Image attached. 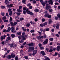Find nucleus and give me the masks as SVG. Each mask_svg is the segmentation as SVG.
<instances>
[{
  "label": "nucleus",
  "mask_w": 60,
  "mask_h": 60,
  "mask_svg": "<svg viewBox=\"0 0 60 60\" xmlns=\"http://www.w3.org/2000/svg\"><path fill=\"white\" fill-rule=\"evenodd\" d=\"M49 24H50L52 23V22H53L52 21H51V19H49Z\"/></svg>",
  "instance_id": "nucleus-16"
},
{
  "label": "nucleus",
  "mask_w": 60,
  "mask_h": 60,
  "mask_svg": "<svg viewBox=\"0 0 60 60\" xmlns=\"http://www.w3.org/2000/svg\"><path fill=\"white\" fill-rule=\"evenodd\" d=\"M25 34V32H23L22 33V36H24Z\"/></svg>",
  "instance_id": "nucleus-57"
},
{
  "label": "nucleus",
  "mask_w": 60,
  "mask_h": 60,
  "mask_svg": "<svg viewBox=\"0 0 60 60\" xmlns=\"http://www.w3.org/2000/svg\"><path fill=\"white\" fill-rule=\"evenodd\" d=\"M49 15V14H48V18H51V15Z\"/></svg>",
  "instance_id": "nucleus-31"
},
{
  "label": "nucleus",
  "mask_w": 60,
  "mask_h": 60,
  "mask_svg": "<svg viewBox=\"0 0 60 60\" xmlns=\"http://www.w3.org/2000/svg\"><path fill=\"white\" fill-rule=\"evenodd\" d=\"M29 10V8H27V9L26 10V11L27 14H30V12L29 11H28Z\"/></svg>",
  "instance_id": "nucleus-8"
},
{
  "label": "nucleus",
  "mask_w": 60,
  "mask_h": 60,
  "mask_svg": "<svg viewBox=\"0 0 60 60\" xmlns=\"http://www.w3.org/2000/svg\"><path fill=\"white\" fill-rule=\"evenodd\" d=\"M40 26L43 27L44 26V25H43V24H40Z\"/></svg>",
  "instance_id": "nucleus-43"
},
{
  "label": "nucleus",
  "mask_w": 60,
  "mask_h": 60,
  "mask_svg": "<svg viewBox=\"0 0 60 60\" xmlns=\"http://www.w3.org/2000/svg\"><path fill=\"white\" fill-rule=\"evenodd\" d=\"M4 25H2L1 27V29H2L4 28Z\"/></svg>",
  "instance_id": "nucleus-45"
},
{
  "label": "nucleus",
  "mask_w": 60,
  "mask_h": 60,
  "mask_svg": "<svg viewBox=\"0 0 60 60\" xmlns=\"http://www.w3.org/2000/svg\"><path fill=\"white\" fill-rule=\"evenodd\" d=\"M56 29H59V26L57 25L56 26Z\"/></svg>",
  "instance_id": "nucleus-38"
},
{
  "label": "nucleus",
  "mask_w": 60,
  "mask_h": 60,
  "mask_svg": "<svg viewBox=\"0 0 60 60\" xmlns=\"http://www.w3.org/2000/svg\"><path fill=\"white\" fill-rule=\"evenodd\" d=\"M11 56L12 58H14L15 56V55L13 53H12L11 54Z\"/></svg>",
  "instance_id": "nucleus-14"
},
{
  "label": "nucleus",
  "mask_w": 60,
  "mask_h": 60,
  "mask_svg": "<svg viewBox=\"0 0 60 60\" xmlns=\"http://www.w3.org/2000/svg\"><path fill=\"white\" fill-rule=\"evenodd\" d=\"M49 30V28H47L45 29H44V32H45V31H48Z\"/></svg>",
  "instance_id": "nucleus-21"
},
{
  "label": "nucleus",
  "mask_w": 60,
  "mask_h": 60,
  "mask_svg": "<svg viewBox=\"0 0 60 60\" xmlns=\"http://www.w3.org/2000/svg\"><path fill=\"white\" fill-rule=\"evenodd\" d=\"M47 22H46L45 23H44V26H46L47 25Z\"/></svg>",
  "instance_id": "nucleus-60"
},
{
  "label": "nucleus",
  "mask_w": 60,
  "mask_h": 60,
  "mask_svg": "<svg viewBox=\"0 0 60 60\" xmlns=\"http://www.w3.org/2000/svg\"><path fill=\"white\" fill-rule=\"evenodd\" d=\"M7 57L8 59H11V58H12L11 56L10 55L8 56H7Z\"/></svg>",
  "instance_id": "nucleus-13"
},
{
  "label": "nucleus",
  "mask_w": 60,
  "mask_h": 60,
  "mask_svg": "<svg viewBox=\"0 0 60 60\" xmlns=\"http://www.w3.org/2000/svg\"><path fill=\"white\" fill-rule=\"evenodd\" d=\"M1 14L2 16H4V13L3 12H1Z\"/></svg>",
  "instance_id": "nucleus-33"
},
{
  "label": "nucleus",
  "mask_w": 60,
  "mask_h": 60,
  "mask_svg": "<svg viewBox=\"0 0 60 60\" xmlns=\"http://www.w3.org/2000/svg\"><path fill=\"white\" fill-rule=\"evenodd\" d=\"M40 31H41V32H42V31L44 32V30H43V29H40Z\"/></svg>",
  "instance_id": "nucleus-52"
},
{
  "label": "nucleus",
  "mask_w": 60,
  "mask_h": 60,
  "mask_svg": "<svg viewBox=\"0 0 60 60\" xmlns=\"http://www.w3.org/2000/svg\"><path fill=\"white\" fill-rule=\"evenodd\" d=\"M16 14H17L18 15V16H19V15H20V13H17L16 12Z\"/></svg>",
  "instance_id": "nucleus-35"
},
{
  "label": "nucleus",
  "mask_w": 60,
  "mask_h": 60,
  "mask_svg": "<svg viewBox=\"0 0 60 60\" xmlns=\"http://www.w3.org/2000/svg\"><path fill=\"white\" fill-rule=\"evenodd\" d=\"M11 36L12 38H14V37H15V35L14 34H11Z\"/></svg>",
  "instance_id": "nucleus-19"
},
{
  "label": "nucleus",
  "mask_w": 60,
  "mask_h": 60,
  "mask_svg": "<svg viewBox=\"0 0 60 60\" xmlns=\"http://www.w3.org/2000/svg\"><path fill=\"white\" fill-rule=\"evenodd\" d=\"M30 5L31 4H27V6H28L29 7L30 6Z\"/></svg>",
  "instance_id": "nucleus-54"
},
{
  "label": "nucleus",
  "mask_w": 60,
  "mask_h": 60,
  "mask_svg": "<svg viewBox=\"0 0 60 60\" xmlns=\"http://www.w3.org/2000/svg\"><path fill=\"white\" fill-rule=\"evenodd\" d=\"M34 11L35 12H38L39 10L38 9H35L34 10Z\"/></svg>",
  "instance_id": "nucleus-22"
},
{
  "label": "nucleus",
  "mask_w": 60,
  "mask_h": 60,
  "mask_svg": "<svg viewBox=\"0 0 60 60\" xmlns=\"http://www.w3.org/2000/svg\"><path fill=\"white\" fill-rule=\"evenodd\" d=\"M5 39V37H4L3 36H1V41H3V40Z\"/></svg>",
  "instance_id": "nucleus-10"
},
{
  "label": "nucleus",
  "mask_w": 60,
  "mask_h": 60,
  "mask_svg": "<svg viewBox=\"0 0 60 60\" xmlns=\"http://www.w3.org/2000/svg\"><path fill=\"white\" fill-rule=\"evenodd\" d=\"M19 8L20 9H22V7L21 6H19Z\"/></svg>",
  "instance_id": "nucleus-55"
},
{
  "label": "nucleus",
  "mask_w": 60,
  "mask_h": 60,
  "mask_svg": "<svg viewBox=\"0 0 60 60\" xmlns=\"http://www.w3.org/2000/svg\"><path fill=\"white\" fill-rule=\"evenodd\" d=\"M8 31H10L11 30V28L10 27H8Z\"/></svg>",
  "instance_id": "nucleus-41"
},
{
  "label": "nucleus",
  "mask_w": 60,
  "mask_h": 60,
  "mask_svg": "<svg viewBox=\"0 0 60 60\" xmlns=\"http://www.w3.org/2000/svg\"><path fill=\"white\" fill-rule=\"evenodd\" d=\"M44 57L45 58V60H50V59H49V58L47 57L46 56H45Z\"/></svg>",
  "instance_id": "nucleus-15"
},
{
  "label": "nucleus",
  "mask_w": 60,
  "mask_h": 60,
  "mask_svg": "<svg viewBox=\"0 0 60 60\" xmlns=\"http://www.w3.org/2000/svg\"><path fill=\"white\" fill-rule=\"evenodd\" d=\"M8 20H5L4 21V22H8Z\"/></svg>",
  "instance_id": "nucleus-63"
},
{
  "label": "nucleus",
  "mask_w": 60,
  "mask_h": 60,
  "mask_svg": "<svg viewBox=\"0 0 60 60\" xmlns=\"http://www.w3.org/2000/svg\"><path fill=\"white\" fill-rule=\"evenodd\" d=\"M48 3V1L47 0H45V3H42V2H41V3H42V4L43 5V6H45V4H47Z\"/></svg>",
  "instance_id": "nucleus-5"
},
{
  "label": "nucleus",
  "mask_w": 60,
  "mask_h": 60,
  "mask_svg": "<svg viewBox=\"0 0 60 60\" xmlns=\"http://www.w3.org/2000/svg\"><path fill=\"white\" fill-rule=\"evenodd\" d=\"M60 49V46H57V50H58V51H59Z\"/></svg>",
  "instance_id": "nucleus-20"
},
{
  "label": "nucleus",
  "mask_w": 60,
  "mask_h": 60,
  "mask_svg": "<svg viewBox=\"0 0 60 60\" xmlns=\"http://www.w3.org/2000/svg\"><path fill=\"white\" fill-rule=\"evenodd\" d=\"M7 39L8 40H10V39H11V37H8L7 38Z\"/></svg>",
  "instance_id": "nucleus-40"
},
{
  "label": "nucleus",
  "mask_w": 60,
  "mask_h": 60,
  "mask_svg": "<svg viewBox=\"0 0 60 60\" xmlns=\"http://www.w3.org/2000/svg\"><path fill=\"white\" fill-rule=\"evenodd\" d=\"M38 32L39 34H42L41 32L40 31H38Z\"/></svg>",
  "instance_id": "nucleus-53"
},
{
  "label": "nucleus",
  "mask_w": 60,
  "mask_h": 60,
  "mask_svg": "<svg viewBox=\"0 0 60 60\" xmlns=\"http://www.w3.org/2000/svg\"><path fill=\"white\" fill-rule=\"evenodd\" d=\"M6 19V17L4 16L2 18V19L4 20V19Z\"/></svg>",
  "instance_id": "nucleus-44"
},
{
  "label": "nucleus",
  "mask_w": 60,
  "mask_h": 60,
  "mask_svg": "<svg viewBox=\"0 0 60 60\" xmlns=\"http://www.w3.org/2000/svg\"><path fill=\"white\" fill-rule=\"evenodd\" d=\"M12 14V11H10L9 13V15L11 16Z\"/></svg>",
  "instance_id": "nucleus-30"
},
{
  "label": "nucleus",
  "mask_w": 60,
  "mask_h": 60,
  "mask_svg": "<svg viewBox=\"0 0 60 60\" xmlns=\"http://www.w3.org/2000/svg\"><path fill=\"white\" fill-rule=\"evenodd\" d=\"M17 11H18V12H22V10H20V9H17Z\"/></svg>",
  "instance_id": "nucleus-25"
},
{
  "label": "nucleus",
  "mask_w": 60,
  "mask_h": 60,
  "mask_svg": "<svg viewBox=\"0 0 60 60\" xmlns=\"http://www.w3.org/2000/svg\"><path fill=\"white\" fill-rule=\"evenodd\" d=\"M58 54L57 52H55V54L53 55V56H56Z\"/></svg>",
  "instance_id": "nucleus-34"
},
{
  "label": "nucleus",
  "mask_w": 60,
  "mask_h": 60,
  "mask_svg": "<svg viewBox=\"0 0 60 60\" xmlns=\"http://www.w3.org/2000/svg\"><path fill=\"white\" fill-rule=\"evenodd\" d=\"M5 4H9V1L8 0H6L5 1Z\"/></svg>",
  "instance_id": "nucleus-17"
},
{
  "label": "nucleus",
  "mask_w": 60,
  "mask_h": 60,
  "mask_svg": "<svg viewBox=\"0 0 60 60\" xmlns=\"http://www.w3.org/2000/svg\"><path fill=\"white\" fill-rule=\"evenodd\" d=\"M30 24L29 23L27 24L26 25V26L27 27H29V26H30Z\"/></svg>",
  "instance_id": "nucleus-37"
},
{
  "label": "nucleus",
  "mask_w": 60,
  "mask_h": 60,
  "mask_svg": "<svg viewBox=\"0 0 60 60\" xmlns=\"http://www.w3.org/2000/svg\"><path fill=\"white\" fill-rule=\"evenodd\" d=\"M36 3V2L35 0H34L33 1V4H35Z\"/></svg>",
  "instance_id": "nucleus-50"
},
{
  "label": "nucleus",
  "mask_w": 60,
  "mask_h": 60,
  "mask_svg": "<svg viewBox=\"0 0 60 60\" xmlns=\"http://www.w3.org/2000/svg\"><path fill=\"white\" fill-rule=\"evenodd\" d=\"M41 49H44V48L42 47H41L40 48Z\"/></svg>",
  "instance_id": "nucleus-58"
},
{
  "label": "nucleus",
  "mask_w": 60,
  "mask_h": 60,
  "mask_svg": "<svg viewBox=\"0 0 60 60\" xmlns=\"http://www.w3.org/2000/svg\"><path fill=\"white\" fill-rule=\"evenodd\" d=\"M29 46H34V45L33 44V43H31L30 44H28Z\"/></svg>",
  "instance_id": "nucleus-28"
},
{
  "label": "nucleus",
  "mask_w": 60,
  "mask_h": 60,
  "mask_svg": "<svg viewBox=\"0 0 60 60\" xmlns=\"http://www.w3.org/2000/svg\"><path fill=\"white\" fill-rule=\"evenodd\" d=\"M49 40L50 41H53V38H50L49 39Z\"/></svg>",
  "instance_id": "nucleus-32"
},
{
  "label": "nucleus",
  "mask_w": 60,
  "mask_h": 60,
  "mask_svg": "<svg viewBox=\"0 0 60 60\" xmlns=\"http://www.w3.org/2000/svg\"><path fill=\"white\" fill-rule=\"evenodd\" d=\"M57 16L58 18L60 19V13H58L57 14Z\"/></svg>",
  "instance_id": "nucleus-24"
},
{
  "label": "nucleus",
  "mask_w": 60,
  "mask_h": 60,
  "mask_svg": "<svg viewBox=\"0 0 60 60\" xmlns=\"http://www.w3.org/2000/svg\"><path fill=\"white\" fill-rule=\"evenodd\" d=\"M45 20L44 19H42V22H44Z\"/></svg>",
  "instance_id": "nucleus-61"
},
{
  "label": "nucleus",
  "mask_w": 60,
  "mask_h": 60,
  "mask_svg": "<svg viewBox=\"0 0 60 60\" xmlns=\"http://www.w3.org/2000/svg\"><path fill=\"white\" fill-rule=\"evenodd\" d=\"M24 57L26 59H28V56H25Z\"/></svg>",
  "instance_id": "nucleus-48"
},
{
  "label": "nucleus",
  "mask_w": 60,
  "mask_h": 60,
  "mask_svg": "<svg viewBox=\"0 0 60 60\" xmlns=\"http://www.w3.org/2000/svg\"><path fill=\"white\" fill-rule=\"evenodd\" d=\"M41 54H42V56H45L46 55V53L44 52L43 51H41L40 53Z\"/></svg>",
  "instance_id": "nucleus-9"
},
{
  "label": "nucleus",
  "mask_w": 60,
  "mask_h": 60,
  "mask_svg": "<svg viewBox=\"0 0 60 60\" xmlns=\"http://www.w3.org/2000/svg\"><path fill=\"white\" fill-rule=\"evenodd\" d=\"M23 31L24 32H25V31H26V29H24L23 30Z\"/></svg>",
  "instance_id": "nucleus-64"
},
{
  "label": "nucleus",
  "mask_w": 60,
  "mask_h": 60,
  "mask_svg": "<svg viewBox=\"0 0 60 60\" xmlns=\"http://www.w3.org/2000/svg\"><path fill=\"white\" fill-rule=\"evenodd\" d=\"M44 16L45 17H48V14H46Z\"/></svg>",
  "instance_id": "nucleus-39"
},
{
  "label": "nucleus",
  "mask_w": 60,
  "mask_h": 60,
  "mask_svg": "<svg viewBox=\"0 0 60 60\" xmlns=\"http://www.w3.org/2000/svg\"><path fill=\"white\" fill-rule=\"evenodd\" d=\"M49 4H53V2L52 0H50L48 1Z\"/></svg>",
  "instance_id": "nucleus-11"
},
{
  "label": "nucleus",
  "mask_w": 60,
  "mask_h": 60,
  "mask_svg": "<svg viewBox=\"0 0 60 60\" xmlns=\"http://www.w3.org/2000/svg\"><path fill=\"white\" fill-rule=\"evenodd\" d=\"M50 7V5L49 4H46V7L45 8V9L46 10H49V8Z\"/></svg>",
  "instance_id": "nucleus-4"
},
{
  "label": "nucleus",
  "mask_w": 60,
  "mask_h": 60,
  "mask_svg": "<svg viewBox=\"0 0 60 60\" xmlns=\"http://www.w3.org/2000/svg\"><path fill=\"white\" fill-rule=\"evenodd\" d=\"M37 39H41V38H43L44 37L43 36H41V37H40V36H38V37H37Z\"/></svg>",
  "instance_id": "nucleus-12"
},
{
  "label": "nucleus",
  "mask_w": 60,
  "mask_h": 60,
  "mask_svg": "<svg viewBox=\"0 0 60 60\" xmlns=\"http://www.w3.org/2000/svg\"><path fill=\"white\" fill-rule=\"evenodd\" d=\"M15 60H18V56H17L15 58Z\"/></svg>",
  "instance_id": "nucleus-46"
},
{
  "label": "nucleus",
  "mask_w": 60,
  "mask_h": 60,
  "mask_svg": "<svg viewBox=\"0 0 60 60\" xmlns=\"http://www.w3.org/2000/svg\"><path fill=\"white\" fill-rule=\"evenodd\" d=\"M58 17H55V18L56 20H57V19H58Z\"/></svg>",
  "instance_id": "nucleus-49"
},
{
  "label": "nucleus",
  "mask_w": 60,
  "mask_h": 60,
  "mask_svg": "<svg viewBox=\"0 0 60 60\" xmlns=\"http://www.w3.org/2000/svg\"><path fill=\"white\" fill-rule=\"evenodd\" d=\"M15 44V43H14L12 44H11V45L10 47L11 48H12L13 46V45Z\"/></svg>",
  "instance_id": "nucleus-23"
},
{
  "label": "nucleus",
  "mask_w": 60,
  "mask_h": 60,
  "mask_svg": "<svg viewBox=\"0 0 60 60\" xmlns=\"http://www.w3.org/2000/svg\"><path fill=\"white\" fill-rule=\"evenodd\" d=\"M37 53V51L36 50H34L33 51V53L32 54L33 56H34L35 54H36Z\"/></svg>",
  "instance_id": "nucleus-3"
},
{
  "label": "nucleus",
  "mask_w": 60,
  "mask_h": 60,
  "mask_svg": "<svg viewBox=\"0 0 60 60\" xmlns=\"http://www.w3.org/2000/svg\"><path fill=\"white\" fill-rule=\"evenodd\" d=\"M23 10H26V7L23 8Z\"/></svg>",
  "instance_id": "nucleus-62"
},
{
  "label": "nucleus",
  "mask_w": 60,
  "mask_h": 60,
  "mask_svg": "<svg viewBox=\"0 0 60 60\" xmlns=\"http://www.w3.org/2000/svg\"><path fill=\"white\" fill-rule=\"evenodd\" d=\"M19 19L20 21H22V20H24V18H20Z\"/></svg>",
  "instance_id": "nucleus-29"
},
{
  "label": "nucleus",
  "mask_w": 60,
  "mask_h": 60,
  "mask_svg": "<svg viewBox=\"0 0 60 60\" xmlns=\"http://www.w3.org/2000/svg\"><path fill=\"white\" fill-rule=\"evenodd\" d=\"M29 49L28 50V52H30V50H34V47H30L29 48Z\"/></svg>",
  "instance_id": "nucleus-7"
},
{
  "label": "nucleus",
  "mask_w": 60,
  "mask_h": 60,
  "mask_svg": "<svg viewBox=\"0 0 60 60\" xmlns=\"http://www.w3.org/2000/svg\"><path fill=\"white\" fill-rule=\"evenodd\" d=\"M11 32H13V31L15 30V28H14L13 27V26H12L11 28Z\"/></svg>",
  "instance_id": "nucleus-18"
},
{
  "label": "nucleus",
  "mask_w": 60,
  "mask_h": 60,
  "mask_svg": "<svg viewBox=\"0 0 60 60\" xmlns=\"http://www.w3.org/2000/svg\"><path fill=\"white\" fill-rule=\"evenodd\" d=\"M46 49L47 52H49V49L48 48H47Z\"/></svg>",
  "instance_id": "nucleus-56"
},
{
  "label": "nucleus",
  "mask_w": 60,
  "mask_h": 60,
  "mask_svg": "<svg viewBox=\"0 0 60 60\" xmlns=\"http://www.w3.org/2000/svg\"><path fill=\"white\" fill-rule=\"evenodd\" d=\"M10 21H12V18L11 17H10Z\"/></svg>",
  "instance_id": "nucleus-59"
},
{
  "label": "nucleus",
  "mask_w": 60,
  "mask_h": 60,
  "mask_svg": "<svg viewBox=\"0 0 60 60\" xmlns=\"http://www.w3.org/2000/svg\"><path fill=\"white\" fill-rule=\"evenodd\" d=\"M4 41H2L1 42V44L3 45H4Z\"/></svg>",
  "instance_id": "nucleus-47"
},
{
  "label": "nucleus",
  "mask_w": 60,
  "mask_h": 60,
  "mask_svg": "<svg viewBox=\"0 0 60 60\" xmlns=\"http://www.w3.org/2000/svg\"><path fill=\"white\" fill-rule=\"evenodd\" d=\"M19 42L20 43H23V41H22V40H21V41H19Z\"/></svg>",
  "instance_id": "nucleus-42"
},
{
  "label": "nucleus",
  "mask_w": 60,
  "mask_h": 60,
  "mask_svg": "<svg viewBox=\"0 0 60 60\" xmlns=\"http://www.w3.org/2000/svg\"><path fill=\"white\" fill-rule=\"evenodd\" d=\"M34 30H32L30 31L31 33H34Z\"/></svg>",
  "instance_id": "nucleus-51"
},
{
  "label": "nucleus",
  "mask_w": 60,
  "mask_h": 60,
  "mask_svg": "<svg viewBox=\"0 0 60 60\" xmlns=\"http://www.w3.org/2000/svg\"><path fill=\"white\" fill-rule=\"evenodd\" d=\"M19 40H20V39H21L22 38L23 40H26V38L24 37H22V36H20L18 37Z\"/></svg>",
  "instance_id": "nucleus-2"
},
{
  "label": "nucleus",
  "mask_w": 60,
  "mask_h": 60,
  "mask_svg": "<svg viewBox=\"0 0 60 60\" xmlns=\"http://www.w3.org/2000/svg\"><path fill=\"white\" fill-rule=\"evenodd\" d=\"M48 39H46L45 40V41L43 42V43L44 44H47L48 42Z\"/></svg>",
  "instance_id": "nucleus-6"
},
{
  "label": "nucleus",
  "mask_w": 60,
  "mask_h": 60,
  "mask_svg": "<svg viewBox=\"0 0 60 60\" xmlns=\"http://www.w3.org/2000/svg\"><path fill=\"white\" fill-rule=\"evenodd\" d=\"M22 2L23 4H26V0H22Z\"/></svg>",
  "instance_id": "nucleus-27"
},
{
  "label": "nucleus",
  "mask_w": 60,
  "mask_h": 60,
  "mask_svg": "<svg viewBox=\"0 0 60 60\" xmlns=\"http://www.w3.org/2000/svg\"><path fill=\"white\" fill-rule=\"evenodd\" d=\"M49 11L50 12H51V11H52L53 10H52V9H49Z\"/></svg>",
  "instance_id": "nucleus-36"
},
{
  "label": "nucleus",
  "mask_w": 60,
  "mask_h": 60,
  "mask_svg": "<svg viewBox=\"0 0 60 60\" xmlns=\"http://www.w3.org/2000/svg\"><path fill=\"white\" fill-rule=\"evenodd\" d=\"M9 22L10 24H11L12 26H16V25H17V23L16 22H15L14 24L13 22H11V21H9Z\"/></svg>",
  "instance_id": "nucleus-1"
},
{
  "label": "nucleus",
  "mask_w": 60,
  "mask_h": 60,
  "mask_svg": "<svg viewBox=\"0 0 60 60\" xmlns=\"http://www.w3.org/2000/svg\"><path fill=\"white\" fill-rule=\"evenodd\" d=\"M17 34L18 35H20V34H21V32H18L17 33Z\"/></svg>",
  "instance_id": "nucleus-26"
}]
</instances>
